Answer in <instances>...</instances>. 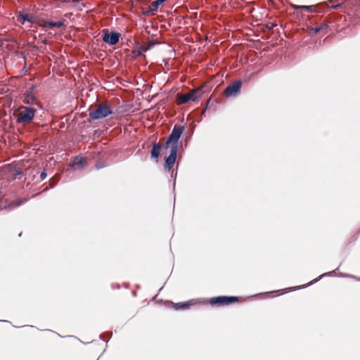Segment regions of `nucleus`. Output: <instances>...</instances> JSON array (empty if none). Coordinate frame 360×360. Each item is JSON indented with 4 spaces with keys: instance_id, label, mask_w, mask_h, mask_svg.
Segmentation results:
<instances>
[{
    "instance_id": "obj_1",
    "label": "nucleus",
    "mask_w": 360,
    "mask_h": 360,
    "mask_svg": "<svg viewBox=\"0 0 360 360\" xmlns=\"http://www.w3.org/2000/svg\"><path fill=\"white\" fill-rule=\"evenodd\" d=\"M112 114V108L108 103H99L97 108L89 112L91 120H101Z\"/></svg>"
},
{
    "instance_id": "obj_2",
    "label": "nucleus",
    "mask_w": 360,
    "mask_h": 360,
    "mask_svg": "<svg viewBox=\"0 0 360 360\" xmlns=\"http://www.w3.org/2000/svg\"><path fill=\"white\" fill-rule=\"evenodd\" d=\"M202 94L200 89H195L186 94H178L177 101L179 104L187 103L190 101H198Z\"/></svg>"
},
{
    "instance_id": "obj_3",
    "label": "nucleus",
    "mask_w": 360,
    "mask_h": 360,
    "mask_svg": "<svg viewBox=\"0 0 360 360\" xmlns=\"http://www.w3.org/2000/svg\"><path fill=\"white\" fill-rule=\"evenodd\" d=\"M23 111L19 113L18 122L28 123L33 120L36 113V109L30 107L22 106Z\"/></svg>"
},
{
    "instance_id": "obj_4",
    "label": "nucleus",
    "mask_w": 360,
    "mask_h": 360,
    "mask_svg": "<svg viewBox=\"0 0 360 360\" xmlns=\"http://www.w3.org/2000/svg\"><path fill=\"white\" fill-rule=\"evenodd\" d=\"M238 301V297L236 296H218L210 300V304L212 306H224Z\"/></svg>"
},
{
    "instance_id": "obj_5",
    "label": "nucleus",
    "mask_w": 360,
    "mask_h": 360,
    "mask_svg": "<svg viewBox=\"0 0 360 360\" xmlns=\"http://www.w3.org/2000/svg\"><path fill=\"white\" fill-rule=\"evenodd\" d=\"M184 127L175 124L173 127L172 132L168 136V139H169V141L173 142L174 146L172 148H178V142L179 139L181 138V136L182 135L184 131Z\"/></svg>"
},
{
    "instance_id": "obj_6",
    "label": "nucleus",
    "mask_w": 360,
    "mask_h": 360,
    "mask_svg": "<svg viewBox=\"0 0 360 360\" xmlns=\"http://www.w3.org/2000/svg\"><path fill=\"white\" fill-rule=\"evenodd\" d=\"M121 34L117 32H109L108 30H105L102 39L105 43L112 46L118 43Z\"/></svg>"
},
{
    "instance_id": "obj_7",
    "label": "nucleus",
    "mask_w": 360,
    "mask_h": 360,
    "mask_svg": "<svg viewBox=\"0 0 360 360\" xmlns=\"http://www.w3.org/2000/svg\"><path fill=\"white\" fill-rule=\"evenodd\" d=\"M242 82L236 80L232 84L228 85L224 90V95L226 96H236L240 91Z\"/></svg>"
},
{
    "instance_id": "obj_8",
    "label": "nucleus",
    "mask_w": 360,
    "mask_h": 360,
    "mask_svg": "<svg viewBox=\"0 0 360 360\" xmlns=\"http://www.w3.org/2000/svg\"><path fill=\"white\" fill-rule=\"evenodd\" d=\"M177 152L178 148H176V147L172 148V150H170L169 155L165 159V162L164 165L165 171L169 172L173 167L176 160Z\"/></svg>"
},
{
    "instance_id": "obj_9",
    "label": "nucleus",
    "mask_w": 360,
    "mask_h": 360,
    "mask_svg": "<svg viewBox=\"0 0 360 360\" xmlns=\"http://www.w3.org/2000/svg\"><path fill=\"white\" fill-rule=\"evenodd\" d=\"M34 89V86L31 85V86L26 91L24 94L23 103L27 105L32 104L35 101V96L33 94V91Z\"/></svg>"
},
{
    "instance_id": "obj_10",
    "label": "nucleus",
    "mask_w": 360,
    "mask_h": 360,
    "mask_svg": "<svg viewBox=\"0 0 360 360\" xmlns=\"http://www.w3.org/2000/svg\"><path fill=\"white\" fill-rule=\"evenodd\" d=\"M152 146L153 148L150 150V157L153 159H155L156 161L158 162V159L160 156V151L162 149V146L161 144L157 142H153Z\"/></svg>"
},
{
    "instance_id": "obj_11",
    "label": "nucleus",
    "mask_w": 360,
    "mask_h": 360,
    "mask_svg": "<svg viewBox=\"0 0 360 360\" xmlns=\"http://www.w3.org/2000/svg\"><path fill=\"white\" fill-rule=\"evenodd\" d=\"M86 165V160L84 158L75 156L74 159L72 160L70 166L72 167H77L78 169H82L84 166Z\"/></svg>"
},
{
    "instance_id": "obj_12",
    "label": "nucleus",
    "mask_w": 360,
    "mask_h": 360,
    "mask_svg": "<svg viewBox=\"0 0 360 360\" xmlns=\"http://www.w3.org/2000/svg\"><path fill=\"white\" fill-rule=\"evenodd\" d=\"M195 304V302L193 300L184 302H178L174 304V308L175 310H181V309H188L191 306Z\"/></svg>"
},
{
    "instance_id": "obj_13",
    "label": "nucleus",
    "mask_w": 360,
    "mask_h": 360,
    "mask_svg": "<svg viewBox=\"0 0 360 360\" xmlns=\"http://www.w3.org/2000/svg\"><path fill=\"white\" fill-rule=\"evenodd\" d=\"M17 18L18 20L22 21V24H23L25 21L30 23H34L36 22V19L34 16L27 14H23L21 12L18 13Z\"/></svg>"
},
{
    "instance_id": "obj_14",
    "label": "nucleus",
    "mask_w": 360,
    "mask_h": 360,
    "mask_svg": "<svg viewBox=\"0 0 360 360\" xmlns=\"http://www.w3.org/2000/svg\"><path fill=\"white\" fill-rule=\"evenodd\" d=\"M27 201V199H16L12 202H11L8 205H7V207L8 209H13V208H15V207H17L18 206H20L22 205V204H24L25 202H26Z\"/></svg>"
},
{
    "instance_id": "obj_15",
    "label": "nucleus",
    "mask_w": 360,
    "mask_h": 360,
    "mask_svg": "<svg viewBox=\"0 0 360 360\" xmlns=\"http://www.w3.org/2000/svg\"><path fill=\"white\" fill-rule=\"evenodd\" d=\"M63 25H64V23L62 21L54 22V21H51V20H46L44 22V27H46L47 28H52L54 27H63Z\"/></svg>"
},
{
    "instance_id": "obj_16",
    "label": "nucleus",
    "mask_w": 360,
    "mask_h": 360,
    "mask_svg": "<svg viewBox=\"0 0 360 360\" xmlns=\"http://www.w3.org/2000/svg\"><path fill=\"white\" fill-rule=\"evenodd\" d=\"M335 271H330V272H328V273H325V274H323L322 275L319 276L317 278L313 280L312 281H311L310 283H309L308 284L305 285H302V286H300V287H297V289H300V288H304L306 287H308L315 283H316L319 280H320L322 277L323 276H330V275H333V274H335Z\"/></svg>"
},
{
    "instance_id": "obj_17",
    "label": "nucleus",
    "mask_w": 360,
    "mask_h": 360,
    "mask_svg": "<svg viewBox=\"0 0 360 360\" xmlns=\"http://www.w3.org/2000/svg\"><path fill=\"white\" fill-rule=\"evenodd\" d=\"M292 7L294 10H304L308 12H314V6H298V5H292Z\"/></svg>"
},
{
    "instance_id": "obj_18",
    "label": "nucleus",
    "mask_w": 360,
    "mask_h": 360,
    "mask_svg": "<svg viewBox=\"0 0 360 360\" xmlns=\"http://www.w3.org/2000/svg\"><path fill=\"white\" fill-rule=\"evenodd\" d=\"M327 27H328V22H324L320 26L316 27L313 28L311 30L313 31L314 34H317L320 31H321L324 29H326Z\"/></svg>"
},
{
    "instance_id": "obj_19",
    "label": "nucleus",
    "mask_w": 360,
    "mask_h": 360,
    "mask_svg": "<svg viewBox=\"0 0 360 360\" xmlns=\"http://www.w3.org/2000/svg\"><path fill=\"white\" fill-rule=\"evenodd\" d=\"M154 46V43L150 42L146 46H143L138 51V55H141L143 52L150 49Z\"/></svg>"
},
{
    "instance_id": "obj_20",
    "label": "nucleus",
    "mask_w": 360,
    "mask_h": 360,
    "mask_svg": "<svg viewBox=\"0 0 360 360\" xmlns=\"http://www.w3.org/2000/svg\"><path fill=\"white\" fill-rule=\"evenodd\" d=\"M160 5V3H159L157 0H155L151 3L150 6H149V8L152 10V11L154 13L158 10Z\"/></svg>"
},
{
    "instance_id": "obj_21",
    "label": "nucleus",
    "mask_w": 360,
    "mask_h": 360,
    "mask_svg": "<svg viewBox=\"0 0 360 360\" xmlns=\"http://www.w3.org/2000/svg\"><path fill=\"white\" fill-rule=\"evenodd\" d=\"M283 293L284 292L282 290H274V291H271L269 292H266V293H264V295L267 296L268 295H272V296L275 297V296H279Z\"/></svg>"
},
{
    "instance_id": "obj_22",
    "label": "nucleus",
    "mask_w": 360,
    "mask_h": 360,
    "mask_svg": "<svg viewBox=\"0 0 360 360\" xmlns=\"http://www.w3.org/2000/svg\"><path fill=\"white\" fill-rule=\"evenodd\" d=\"M162 148H164V149L170 148V150H172V147L174 146V145H173V142L169 141V139H167V141H165V144L162 145Z\"/></svg>"
},
{
    "instance_id": "obj_23",
    "label": "nucleus",
    "mask_w": 360,
    "mask_h": 360,
    "mask_svg": "<svg viewBox=\"0 0 360 360\" xmlns=\"http://www.w3.org/2000/svg\"><path fill=\"white\" fill-rule=\"evenodd\" d=\"M22 172L20 169H15L13 174V178L14 179H20L22 177Z\"/></svg>"
},
{
    "instance_id": "obj_24",
    "label": "nucleus",
    "mask_w": 360,
    "mask_h": 360,
    "mask_svg": "<svg viewBox=\"0 0 360 360\" xmlns=\"http://www.w3.org/2000/svg\"><path fill=\"white\" fill-rule=\"evenodd\" d=\"M150 13H153V12L149 8L147 10H143V15H149Z\"/></svg>"
},
{
    "instance_id": "obj_25",
    "label": "nucleus",
    "mask_w": 360,
    "mask_h": 360,
    "mask_svg": "<svg viewBox=\"0 0 360 360\" xmlns=\"http://www.w3.org/2000/svg\"><path fill=\"white\" fill-rule=\"evenodd\" d=\"M47 174L46 173V171L44 170L41 174H40V179L41 180H44L46 177Z\"/></svg>"
},
{
    "instance_id": "obj_26",
    "label": "nucleus",
    "mask_w": 360,
    "mask_h": 360,
    "mask_svg": "<svg viewBox=\"0 0 360 360\" xmlns=\"http://www.w3.org/2000/svg\"><path fill=\"white\" fill-rule=\"evenodd\" d=\"M340 6V4H336V5H333V4H332V5L330 6V8H334V9H335V8H339Z\"/></svg>"
},
{
    "instance_id": "obj_27",
    "label": "nucleus",
    "mask_w": 360,
    "mask_h": 360,
    "mask_svg": "<svg viewBox=\"0 0 360 360\" xmlns=\"http://www.w3.org/2000/svg\"><path fill=\"white\" fill-rule=\"evenodd\" d=\"M102 167H103V166H102V165H99L98 163H97V164L96 165V168L97 169H101V168H102Z\"/></svg>"
},
{
    "instance_id": "obj_28",
    "label": "nucleus",
    "mask_w": 360,
    "mask_h": 360,
    "mask_svg": "<svg viewBox=\"0 0 360 360\" xmlns=\"http://www.w3.org/2000/svg\"><path fill=\"white\" fill-rule=\"evenodd\" d=\"M274 27V24H271V25H270V27H269V28L272 29Z\"/></svg>"
},
{
    "instance_id": "obj_29",
    "label": "nucleus",
    "mask_w": 360,
    "mask_h": 360,
    "mask_svg": "<svg viewBox=\"0 0 360 360\" xmlns=\"http://www.w3.org/2000/svg\"><path fill=\"white\" fill-rule=\"evenodd\" d=\"M54 184H55V183H54V182H53V183L50 182V186H51V187H53V186H54Z\"/></svg>"
},
{
    "instance_id": "obj_30",
    "label": "nucleus",
    "mask_w": 360,
    "mask_h": 360,
    "mask_svg": "<svg viewBox=\"0 0 360 360\" xmlns=\"http://www.w3.org/2000/svg\"><path fill=\"white\" fill-rule=\"evenodd\" d=\"M171 176H172V178L174 177V176H173V172L172 173Z\"/></svg>"
},
{
    "instance_id": "obj_31",
    "label": "nucleus",
    "mask_w": 360,
    "mask_h": 360,
    "mask_svg": "<svg viewBox=\"0 0 360 360\" xmlns=\"http://www.w3.org/2000/svg\"><path fill=\"white\" fill-rule=\"evenodd\" d=\"M334 0H330V3H332Z\"/></svg>"
},
{
    "instance_id": "obj_32",
    "label": "nucleus",
    "mask_w": 360,
    "mask_h": 360,
    "mask_svg": "<svg viewBox=\"0 0 360 360\" xmlns=\"http://www.w3.org/2000/svg\"><path fill=\"white\" fill-rule=\"evenodd\" d=\"M61 1H64V2H65V1H66V0H61Z\"/></svg>"
}]
</instances>
